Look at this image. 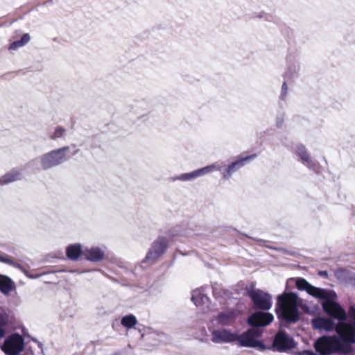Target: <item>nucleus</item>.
Instances as JSON below:
<instances>
[{"label": "nucleus", "instance_id": "f257e3e1", "mask_svg": "<svg viewBox=\"0 0 355 355\" xmlns=\"http://www.w3.org/2000/svg\"><path fill=\"white\" fill-rule=\"evenodd\" d=\"M275 311L280 320L288 323L297 322L300 320V311L297 294L291 292L279 295Z\"/></svg>", "mask_w": 355, "mask_h": 355}, {"label": "nucleus", "instance_id": "f03ea898", "mask_svg": "<svg viewBox=\"0 0 355 355\" xmlns=\"http://www.w3.org/2000/svg\"><path fill=\"white\" fill-rule=\"evenodd\" d=\"M67 157V147H62L46 153L31 160L27 166L35 170H48L62 164Z\"/></svg>", "mask_w": 355, "mask_h": 355}, {"label": "nucleus", "instance_id": "7ed1b4c3", "mask_svg": "<svg viewBox=\"0 0 355 355\" xmlns=\"http://www.w3.org/2000/svg\"><path fill=\"white\" fill-rule=\"evenodd\" d=\"M313 347L320 355L347 354L352 349L349 345L344 344L336 335L320 336L315 341Z\"/></svg>", "mask_w": 355, "mask_h": 355}, {"label": "nucleus", "instance_id": "20e7f679", "mask_svg": "<svg viewBox=\"0 0 355 355\" xmlns=\"http://www.w3.org/2000/svg\"><path fill=\"white\" fill-rule=\"evenodd\" d=\"M331 291H329L328 297L323 299L325 300L322 304L323 311L332 320L336 319L338 322L346 320L347 312L340 304L331 300Z\"/></svg>", "mask_w": 355, "mask_h": 355}, {"label": "nucleus", "instance_id": "39448f33", "mask_svg": "<svg viewBox=\"0 0 355 355\" xmlns=\"http://www.w3.org/2000/svg\"><path fill=\"white\" fill-rule=\"evenodd\" d=\"M24 349V338L17 333L8 336L1 346V349L6 355H18Z\"/></svg>", "mask_w": 355, "mask_h": 355}, {"label": "nucleus", "instance_id": "423d86ee", "mask_svg": "<svg viewBox=\"0 0 355 355\" xmlns=\"http://www.w3.org/2000/svg\"><path fill=\"white\" fill-rule=\"evenodd\" d=\"M337 336L341 342L355 343V322L342 320L336 323Z\"/></svg>", "mask_w": 355, "mask_h": 355}, {"label": "nucleus", "instance_id": "0eeeda50", "mask_svg": "<svg viewBox=\"0 0 355 355\" xmlns=\"http://www.w3.org/2000/svg\"><path fill=\"white\" fill-rule=\"evenodd\" d=\"M247 294L253 302L254 306L261 310H269L272 306L271 296L260 290L246 288Z\"/></svg>", "mask_w": 355, "mask_h": 355}, {"label": "nucleus", "instance_id": "6e6552de", "mask_svg": "<svg viewBox=\"0 0 355 355\" xmlns=\"http://www.w3.org/2000/svg\"><path fill=\"white\" fill-rule=\"evenodd\" d=\"M261 334L262 331L258 329H249L241 335L236 334V341L241 346L254 347L261 344L257 338L261 337Z\"/></svg>", "mask_w": 355, "mask_h": 355}, {"label": "nucleus", "instance_id": "1a4fd4ad", "mask_svg": "<svg viewBox=\"0 0 355 355\" xmlns=\"http://www.w3.org/2000/svg\"><path fill=\"white\" fill-rule=\"evenodd\" d=\"M295 346L294 340L285 331L279 330L275 336L272 347L275 350L280 352H286L294 348Z\"/></svg>", "mask_w": 355, "mask_h": 355}, {"label": "nucleus", "instance_id": "9d476101", "mask_svg": "<svg viewBox=\"0 0 355 355\" xmlns=\"http://www.w3.org/2000/svg\"><path fill=\"white\" fill-rule=\"evenodd\" d=\"M295 285L297 289L301 291H306L310 295L319 299H324L328 297L329 291L315 287L309 284L304 278H298L296 280Z\"/></svg>", "mask_w": 355, "mask_h": 355}, {"label": "nucleus", "instance_id": "9b49d317", "mask_svg": "<svg viewBox=\"0 0 355 355\" xmlns=\"http://www.w3.org/2000/svg\"><path fill=\"white\" fill-rule=\"evenodd\" d=\"M168 240L164 236H159L155 240L148 252L145 259L155 261L159 258L168 248Z\"/></svg>", "mask_w": 355, "mask_h": 355}, {"label": "nucleus", "instance_id": "f8f14e48", "mask_svg": "<svg viewBox=\"0 0 355 355\" xmlns=\"http://www.w3.org/2000/svg\"><path fill=\"white\" fill-rule=\"evenodd\" d=\"M274 320L273 315L270 313L257 311L252 313L248 318V324L252 327H266L270 324Z\"/></svg>", "mask_w": 355, "mask_h": 355}, {"label": "nucleus", "instance_id": "ddd939ff", "mask_svg": "<svg viewBox=\"0 0 355 355\" xmlns=\"http://www.w3.org/2000/svg\"><path fill=\"white\" fill-rule=\"evenodd\" d=\"M311 324L313 329L320 331H336V323L330 318L315 317L312 319Z\"/></svg>", "mask_w": 355, "mask_h": 355}, {"label": "nucleus", "instance_id": "4468645a", "mask_svg": "<svg viewBox=\"0 0 355 355\" xmlns=\"http://www.w3.org/2000/svg\"><path fill=\"white\" fill-rule=\"evenodd\" d=\"M257 157L256 154H252L244 157L239 158V159L233 162L232 164L228 165L225 171L223 173V178H229L233 173L238 171L241 167L244 166L245 164L251 159H254Z\"/></svg>", "mask_w": 355, "mask_h": 355}, {"label": "nucleus", "instance_id": "2eb2a0df", "mask_svg": "<svg viewBox=\"0 0 355 355\" xmlns=\"http://www.w3.org/2000/svg\"><path fill=\"white\" fill-rule=\"evenodd\" d=\"M212 340L214 343H232L236 341V334L230 330L222 329L213 332Z\"/></svg>", "mask_w": 355, "mask_h": 355}, {"label": "nucleus", "instance_id": "dca6fc26", "mask_svg": "<svg viewBox=\"0 0 355 355\" xmlns=\"http://www.w3.org/2000/svg\"><path fill=\"white\" fill-rule=\"evenodd\" d=\"M238 315L239 312L237 310L231 309L225 312L220 313L217 315L216 319L220 324L225 326H230L234 323Z\"/></svg>", "mask_w": 355, "mask_h": 355}, {"label": "nucleus", "instance_id": "f3484780", "mask_svg": "<svg viewBox=\"0 0 355 355\" xmlns=\"http://www.w3.org/2000/svg\"><path fill=\"white\" fill-rule=\"evenodd\" d=\"M83 256H84L85 259L88 261L98 262L104 259L105 253L101 248L98 247H93L83 250Z\"/></svg>", "mask_w": 355, "mask_h": 355}, {"label": "nucleus", "instance_id": "a211bd4d", "mask_svg": "<svg viewBox=\"0 0 355 355\" xmlns=\"http://www.w3.org/2000/svg\"><path fill=\"white\" fill-rule=\"evenodd\" d=\"M15 288L14 282L8 276L0 274V291L8 295Z\"/></svg>", "mask_w": 355, "mask_h": 355}, {"label": "nucleus", "instance_id": "6ab92c4d", "mask_svg": "<svg viewBox=\"0 0 355 355\" xmlns=\"http://www.w3.org/2000/svg\"><path fill=\"white\" fill-rule=\"evenodd\" d=\"M216 168V166L212 164L210 166H205L204 168H202L200 169L194 171L189 173H184L181 175L180 180H189L193 178H195L196 177H198L200 175H202L205 173H208L211 172L214 168Z\"/></svg>", "mask_w": 355, "mask_h": 355}, {"label": "nucleus", "instance_id": "aec40b11", "mask_svg": "<svg viewBox=\"0 0 355 355\" xmlns=\"http://www.w3.org/2000/svg\"><path fill=\"white\" fill-rule=\"evenodd\" d=\"M22 173L17 169H12L6 174H5L3 177L0 178V184H8L12 182L19 180L21 179Z\"/></svg>", "mask_w": 355, "mask_h": 355}, {"label": "nucleus", "instance_id": "412c9836", "mask_svg": "<svg viewBox=\"0 0 355 355\" xmlns=\"http://www.w3.org/2000/svg\"><path fill=\"white\" fill-rule=\"evenodd\" d=\"M83 251L82 250L80 244H74L68 245V259L71 260H78V258L83 255Z\"/></svg>", "mask_w": 355, "mask_h": 355}, {"label": "nucleus", "instance_id": "4be33fe9", "mask_svg": "<svg viewBox=\"0 0 355 355\" xmlns=\"http://www.w3.org/2000/svg\"><path fill=\"white\" fill-rule=\"evenodd\" d=\"M66 130L64 128L56 125L51 128L48 131V136L52 140H57L65 135Z\"/></svg>", "mask_w": 355, "mask_h": 355}, {"label": "nucleus", "instance_id": "5701e85b", "mask_svg": "<svg viewBox=\"0 0 355 355\" xmlns=\"http://www.w3.org/2000/svg\"><path fill=\"white\" fill-rule=\"evenodd\" d=\"M30 40V35L28 33H25L21 36L20 40L12 42L10 45L9 49L15 51L18 48L22 47L28 44Z\"/></svg>", "mask_w": 355, "mask_h": 355}, {"label": "nucleus", "instance_id": "b1692460", "mask_svg": "<svg viewBox=\"0 0 355 355\" xmlns=\"http://www.w3.org/2000/svg\"><path fill=\"white\" fill-rule=\"evenodd\" d=\"M0 262L8 264L10 266H12L16 268H18L23 271L24 273L26 272L25 269L21 266L19 263L16 262L12 258H11L10 256H8L6 254H0Z\"/></svg>", "mask_w": 355, "mask_h": 355}, {"label": "nucleus", "instance_id": "393cba45", "mask_svg": "<svg viewBox=\"0 0 355 355\" xmlns=\"http://www.w3.org/2000/svg\"><path fill=\"white\" fill-rule=\"evenodd\" d=\"M137 319L133 315L124 316L121 320V324L126 328H132L137 324Z\"/></svg>", "mask_w": 355, "mask_h": 355}, {"label": "nucleus", "instance_id": "a878e982", "mask_svg": "<svg viewBox=\"0 0 355 355\" xmlns=\"http://www.w3.org/2000/svg\"><path fill=\"white\" fill-rule=\"evenodd\" d=\"M297 154L300 157L301 160L304 163L309 164L311 160L309 153L306 152L304 146H300L297 148Z\"/></svg>", "mask_w": 355, "mask_h": 355}, {"label": "nucleus", "instance_id": "bb28decb", "mask_svg": "<svg viewBox=\"0 0 355 355\" xmlns=\"http://www.w3.org/2000/svg\"><path fill=\"white\" fill-rule=\"evenodd\" d=\"M8 323V315L4 311H0V327L5 329Z\"/></svg>", "mask_w": 355, "mask_h": 355}, {"label": "nucleus", "instance_id": "cd10ccee", "mask_svg": "<svg viewBox=\"0 0 355 355\" xmlns=\"http://www.w3.org/2000/svg\"><path fill=\"white\" fill-rule=\"evenodd\" d=\"M204 297L205 296L203 295H201L200 293H193L192 295L191 300L196 305H198L199 300L202 301Z\"/></svg>", "mask_w": 355, "mask_h": 355}, {"label": "nucleus", "instance_id": "c85d7f7f", "mask_svg": "<svg viewBox=\"0 0 355 355\" xmlns=\"http://www.w3.org/2000/svg\"><path fill=\"white\" fill-rule=\"evenodd\" d=\"M349 318L351 319V322H355V306H351L348 309V313H347Z\"/></svg>", "mask_w": 355, "mask_h": 355}, {"label": "nucleus", "instance_id": "c756f323", "mask_svg": "<svg viewBox=\"0 0 355 355\" xmlns=\"http://www.w3.org/2000/svg\"><path fill=\"white\" fill-rule=\"evenodd\" d=\"M288 87L286 82H284L282 85V98H284L286 92H287Z\"/></svg>", "mask_w": 355, "mask_h": 355}, {"label": "nucleus", "instance_id": "7c9ffc66", "mask_svg": "<svg viewBox=\"0 0 355 355\" xmlns=\"http://www.w3.org/2000/svg\"><path fill=\"white\" fill-rule=\"evenodd\" d=\"M318 275L322 277L327 278L328 272L326 270H320L318 272Z\"/></svg>", "mask_w": 355, "mask_h": 355}, {"label": "nucleus", "instance_id": "2f4dec72", "mask_svg": "<svg viewBox=\"0 0 355 355\" xmlns=\"http://www.w3.org/2000/svg\"><path fill=\"white\" fill-rule=\"evenodd\" d=\"M6 335V329L0 327V339L3 338Z\"/></svg>", "mask_w": 355, "mask_h": 355}]
</instances>
